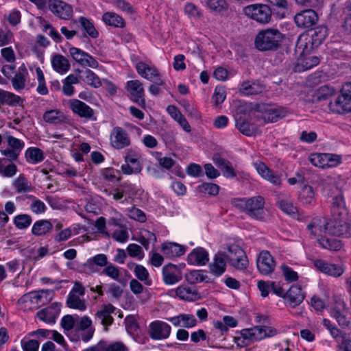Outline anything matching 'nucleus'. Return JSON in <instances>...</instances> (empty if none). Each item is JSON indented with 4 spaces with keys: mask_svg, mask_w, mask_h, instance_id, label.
I'll list each match as a JSON object with an SVG mask.
<instances>
[{
    "mask_svg": "<svg viewBox=\"0 0 351 351\" xmlns=\"http://www.w3.org/2000/svg\"><path fill=\"white\" fill-rule=\"evenodd\" d=\"M52 67L56 72L63 74L71 67L69 60L61 54H54L51 58Z\"/></svg>",
    "mask_w": 351,
    "mask_h": 351,
    "instance_id": "obj_30",
    "label": "nucleus"
},
{
    "mask_svg": "<svg viewBox=\"0 0 351 351\" xmlns=\"http://www.w3.org/2000/svg\"><path fill=\"white\" fill-rule=\"evenodd\" d=\"M31 300L32 302H49L52 300L53 291L49 289H42L37 291L31 292Z\"/></svg>",
    "mask_w": 351,
    "mask_h": 351,
    "instance_id": "obj_46",
    "label": "nucleus"
},
{
    "mask_svg": "<svg viewBox=\"0 0 351 351\" xmlns=\"http://www.w3.org/2000/svg\"><path fill=\"white\" fill-rule=\"evenodd\" d=\"M206 6L215 12H221L228 10V3L226 0H205Z\"/></svg>",
    "mask_w": 351,
    "mask_h": 351,
    "instance_id": "obj_51",
    "label": "nucleus"
},
{
    "mask_svg": "<svg viewBox=\"0 0 351 351\" xmlns=\"http://www.w3.org/2000/svg\"><path fill=\"white\" fill-rule=\"evenodd\" d=\"M21 101L20 96L0 88V106L4 104L16 106L19 104Z\"/></svg>",
    "mask_w": 351,
    "mask_h": 351,
    "instance_id": "obj_45",
    "label": "nucleus"
},
{
    "mask_svg": "<svg viewBox=\"0 0 351 351\" xmlns=\"http://www.w3.org/2000/svg\"><path fill=\"white\" fill-rule=\"evenodd\" d=\"M92 320L88 316L82 317L80 320L76 322L75 328L77 330H82V339L84 342L90 340L93 336L95 328L91 327Z\"/></svg>",
    "mask_w": 351,
    "mask_h": 351,
    "instance_id": "obj_24",
    "label": "nucleus"
},
{
    "mask_svg": "<svg viewBox=\"0 0 351 351\" xmlns=\"http://www.w3.org/2000/svg\"><path fill=\"white\" fill-rule=\"evenodd\" d=\"M115 311V307L108 304L105 305L102 309L97 311L95 314L96 318L100 320L101 324H102L104 327V330L108 331V327L112 324L114 322L113 317L111 316V314L114 313Z\"/></svg>",
    "mask_w": 351,
    "mask_h": 351,
    "instance_id": "obj_26",
    "label": "nucleus"
},
{
    "mask_svg": "<svg viewBox=\"0 0 351 351\" xmlns=\"http://www.w3.org/2000/svg\"><path fill=\"white\" fill-rule=\"evenodd\" d=\"M282 274L287 281L293 282L298 279V275L296 271H293L287 265H282L281 266Z\"/></svg>",
    "mask_w": 351,
    "mask_h": 351,
    "instance_id": "obj_63",
    "label": "nucleus"
},
{
    "mask_svg": "<svg viewBox=\"0 0 351 351\" xmlns=\"http://www.w3.org/2000/svg\"><path fill=\"white\" fill-rule=\"evenodd\" d=\"M61 306L60 302L52 303L49 306L38 311L36 316L47 324H54L59 315Z\"/></svg>",
    "mask_w": 351,
    "mask_h": 351,
    "instance_id": "obj_17",
    "label": "nucleus"
},
{
    "mask_svg": "<svg viewBox=\"0 0 351 351\" xmlns=\"http://www.w3.org/2000/svg\"><path fill=\"white\" fill-rule=\"evenodd\" d=\"M232 204L253 219H264L265 202L264 198L261 196H254L248 199H234L232 200Z\"/></svg>",
    "mask_w": 351,
    "mask_h": 351,
    "instance_id": "obj_1",
    "label": "nucleus"
},
{
    "mask_svg": "<svg viewBox=\"0 0 351 351\" xmlns=\"http://www.w3.org/2000/svg\"><path fill=\"white\" fill-rule=\"evenodd\" d=\"M228 264L237 270H244L247 267L248 260L245 252L237 245L228 246L227 251L221 252Z\"/></svg>",
    "mask_w": 351,
    "mask_h": 351,
    "instance_id": "obj_3",
    "label": "nucleus"
},
{
    "mask_svg": "<svg viewBox=\"0 0 351 351\" xmlns=\"http://www.w3.org/2000/svg\"><path fill=\"white\" fill-rule=\"evenodd\" d=\"M186 280L192 285L206 281L210 282L206 271L203 270H193L185 274Z\"/></svg>",
    "mask_w": 351,
    "mask_h": 351,
    "instance_id": "obj_41",
    "label": "nucleus"
},
{
    "mask_svg": "<svg viewBox=\"0 0 351 351\" xmlns=\"http://www.w3.org/2000/svg\"><path fill=\"white\" fill-rule=\"evenodd\" d=\"M332 216H343L347 215L345 202L342 195H337L332 198L331 204Z\"/></svg>",
    "mask_w": 351,
    "mask_h": 351,
    "instance_id": "obj_35",
    "label": "nucleus"
},
{
    "mask_svg": "<svg viewBox=\"0 0 351 351\" xmlns=\"http://www.w3.org/2000/svg\"><path fill=\"white\" fill-rule=\"evenodd\" d=\"M25 158L27 162L36 164L44 160V155L40 149L29 147L25 152Z\"/></svg>",
    "mask_w": 351,
    "mask_h": 351,
    "instance_id": "obj_47",
    "label": "nucleus"
},
{
    "mask_svg": "<svg viewBox=\"0 0 351 351\" xmlns=\"http://www.w3.org/2000/svg\"><path fill=\"white\" fill-rule=\"evenodd\" d=\"M128 216L130 219L141 223L146 221V216L144 212L136 207H132L128 210Z\"/></svg>",
    "mask_w": 351,
    "mask_h": 351,
    "instance_id": "obj_62",
    "label": "nucleus"
},
{
    "mask_svg": "<svg viewBox=\"0 0 351 351\" xmlns=\"http://www.w3.org/2000/svg\"><path fill=\"white\" fill-rule=\"evenodd\" d=\"M258 111L262 112V119L265 123H274L284 117L282 109L268 104L258 106Z\"/></svg>",
    "mask_w": 351,
    "mask_h": 351,
    "instance_id": "obj_18",
    "label": "nucleus"
},
{
    "mask_svg": "<svg viewBox=\"0 0 351 351\" xmlns=\"http://www.w3.org/2000/svg\"><path fill=\"white\" fill-rule=\"evenodd\" d=\"M101 274L106 275L113 280H118L120 272L117 267L112 263H108L101 271Z\"/></svg>",
    "mask_w": 351,
    "mask_h": 351,
    "instance_id": "obj_61",
    "label": "nucleus"
},
{
    "mask_svg": "<svg viewBox=\"0 0 351 351\" xmlns=\"http://www.w3.org/2000/svg\"><path fill=\"white\" fill-rule=\"evenodd\" d=\"M17 193H22L32 191V186L29 184L27 179L24 175L21 174L14 182Z\"/></svg>",
    "mask_w": 351,
    "mask_h": 351,
    "instance_id": "obj_49",
    "label": "nucleus"
},
{
    "mask_svg": "<svg viewBox=\"0 0 351 351\" xmlns=\"http://www.w3.org/2000/svg\"><path fill=\"white\" fill-rule=\"evenodd\" d=\"M140 158H136L131 159L128 163L123 165L121 167L122 172L125 175L140 173L142 170Z\"/></svg>",
    "mask_w": 351,
    "mask_h": 351,
    "instance_id": "obj_43",
    "label": "nucleus"
},
{
    "mask_svg": "<svg viewBox=\"0 0 351 351\" xmlns=\"http://www.w3.org/2000/svg\"><path fill=\"white\" fill-rule=\"evenodd\" d=\"M245 14L251 19L263 24L268 23L271 19V8L265 4H253L244 8Z\"/></svg>",
    "mask_w": 351,
    "mask_h": 351,
    "instance_id": "obj_6",
    "label": "nucleus"
},
{
    "mask_svg": "<svg viewBox=\"0 0 351 351\" xmlns=\"http://www.w3.org/2000/svg\"><path fill=\"white\" fill-rule=\"evenodd\" d=\"M210 274L215 277L221 276L226 270V262L221 252L215 254L213 262L209 266Z\"/></svg>",
    "mask_w": 351,
    "mask_h": 351,
    "instance_id": "obj_27",
    "label": "nucleus"
},
{
    "mask_svg": "<svg viewBox=\"0 0 351 351\" xmlns=\"http://www.w3.org/2000/svg\"><path fill=\"white\" fill-rule=\"evenodd\" d=\"M79 21L82 26V27L84 29L86 32L93 38H96L99 33L95 28L93 24L90 22L89 19H88L86 17L81 16L79 19Z\"/></svg>",
    "mask_w": 351,
    "mask_h": 351,
    "instance_id": "obj_54",
    "label": "nucleus"
},
{
    "mask_svg": "<svg viewBox=\"0 0 351 351\" xmlns=\"http://www.w3.org/2000/svg\"><path fill=\"white\" fill-rule=\"evenodd\" d=\"M318 243L322 247L330 251H339L343 247L341 241L337 239L321 237L318 239Z\"/></svg>",
    "mask_w": 351,
    "mask_h": 351,
    "instance_id": "obj_40",
    "label": "nucleus"
},
{
    "mask_svg": "<svg viewBox=\"0 0 351 351\" xmlns=\"http://www.w3.org/2000/svg\"><path fill=\"white\" fill-rule=\"evenodd\" d=\"M79 83V78L77 76L70 74L62 81V93L66 96H71L73 95L75 88L73 84Z\"/></svg>",
    "mask_w": 351,
    "mask_h": 351,
    "instance_id": "obj_44",
    "label": "nucleus"
},
{
    "mask_svg": "<svg viewBox=\"0 0 351 351\" xmlns=\"http://www.w3.org/2000/svg\"><path fill=\"white\" fill-rule=\"evenodd\" d=\"M138 73L143 77L151 81L160 78V73L156 68L150 66L145 62H140L136 66Z\"/></svg>",
    "mask_w": 351,
    "mask_h": 351,
    "instance_id": "obj_28",
    "label": "nucleus"
},
{
    "mask_svg": "<svg viewBox=\"0 0 351 351\" xmlns=\"http://www.w3.org/2000/svg\"><path fill=\"white\" fill-rule=\"evenodd\" d=\"M108 264L107 256L104 254H97L87 260L85 266L92 272H97L95 266L106 267Z\"/></svg>",
    "mask_w": 351,
    "mask_h": 351,
    "instance_id": "obj_34",
    "label": "nucleus"
},
{
    "mask_svg": "<svg viewBox=\"0 0 351 351\" xmlns=\"http://www.w3.org/2000/svg\"><path fill=\"white\" fill-rule=\"evenodd\" d=\"M328 107L334 113L343 114L351 112V83L345 84L341 90V94L330 101Z\"/></svg>",
    "mask_w": 351,
    "mask_h": 351,
    "instance_id": "obj_4",
    "label": "nucleus"
},
{
    "mask_svg": "<svg viewBox=\"0 0 351 351\" xmlns=\"http://www.w3.org/2000/svg\"><path fill=\"white\" fill-rule=\"evenodd\" d=\"M171 330L169 324L160 320H156L149 324L148 334L152 339L162 340L169 337Z\"/></svg>",
    "mask_w": 351,
    "mask_h": 351,
    "instance_id": "obj_8",
    "label": "nucleus"
},
{
    "mask_svg": "<svg viewBox=\"0 0 351 351\" xmlns=\"http://www.w3.org/2000/svg\"><path fill=\"white\" fill-rule=\"evenodd\" d=\"M104 22L110 26L115 27H123L125 26V21L119 15L113 12H106L102 16Z\"/></svg>",
    "mask_w": 351,
    "mask_h": 351,
    "instance_id": "obj_42",
    "label": "nucleus"
},
{
    "mask_svg": "<svg viewBox=\"0 0 351 351\" xmlns=\"http://www.w3.org/2000/svg\"><path fill=\"white\" fill-rule=\"evenodd\" d=\"M213 160L215 165L221 170L223 176L228 178H233L237 174L233 169L231 162L220 156L219 154H214Z\"/></svg>",
    "mask_w": 351,
    "mask_h": 351,
    "instance_id": "obj_25",
    "label": "nucleus"
},
{
    "mask_svg": "<svg viewBox=\"0 0 351 351\" xmlns=\"http://www.w3.org/2000/svg\"><path fill=\"white\" fill-rule=\"evenodd\" d=\"M43 120L50 124L59 125L65 122L66 117L59 110H50L46 111L43 116Z\"/></svg>",
    "mask_w": 351,
    "mask_h": 351,
    "instance_id": "obj_33",
    "label": "nucleus"
},
{
    "mask_svg": "<svg viewBox=\"0 0 351 351\" xmlns=\"http://www.w3.org/2000/svg\"><path fill=\"white\" fill-rule=\"evenodd\" d=\"M335 304L330 311V316L334 318L339 326L342 328H348L351 324L347 317V308L346 302L339 298L334 299Z\"/></svg>",
    "mask_w": 351,
    "mask_h": 351,
    "instance_id": "obj_7",
    "label": "nucleus"
},
{
    "mask_svg": "<svg viewBox=\"0 0 351 351\" xmlns=\"http://www.w3.org/2000/svg\"><path fill=\"white\" fill-rule=\"evenodd\" d=\"M283 38V34L278 29L267 28L258 33L255 47L261 51H275L280 47Z\"/></svg>",
    "mask_w": 351,
    "mask_h": 351,
    "instance_id": "obj_2",
    "label": "nucleus"
},
{
    "mask_svg": "<svg viewBox=\"0 0 351 351\" xmlns=\"http://www.w3.org/2000/svg\"><path fill=\"white\" fill-rule=\"evenodd\" d=\"M305 293L302 292L301 287L292 285L286 291L285 304L292 308L299 306L304 300Z\"/></svg>",
    "mask_w": 351,
    "mask_h": 351,
    "instance_id": "obj_15",
    "label": "nucleus"
},
{
    "mask_svg": "<svg viewBox=\"0 0 351 351\" xmlns=\"http://www.w3.org/2000/svg\"><path fill=\"white\" fill-rule=\"evenodd\" d=\"M134 272L139 280L145 282L146 285H151L152 280L149 279V272L144 266L141 265L135 266Z\"/></svg>",
    "mask_w": 351,
    "mask_h": 351,
    "instance_id": "obj_57",
    "label": "nucleus"
},
{
    "mask_svg": "<svg viewBox=\"0 0 351 351\" xmlns=\"http://www.w3.org/2000/svg\"><path fill=\"white\" fill-rule=\"evenodd\" d=\"M162 278L165 284L174 285L182 279L181 269L173 264H168L162 268Z\"/></svg>",
    "mask_w": 351,
    "mask_h": 351,
    "instance_id": "obj_14",
    "label": "nucleus"
},
{
    "mask_svg": "<svg viewBox=\"0 0 351 351\" xmlns=\"http://www.w3.org/2000/svg\"><path fill=\"white\" fill-rule=\"evenodd\" d=\"M208 261V253L201 247L193 249L187 257V262L190 265H205Z\"/></svg>",
    "mask_w": 351,
    "mask_h": 351,
    "instance_id": "obj_23",
    "label": "nucleus"
},
{
    "mask_svg": "<svg viewBox=\"0 0 351 351\" xmlns=\"http://www.w3.org/2000/svg\"><path fill=\"white\" fill-rule=\"evenodd\" d=\"M185 113L188 117L198 120L201 118V114L197 108L191 105L189 101H184L182 104Z\"/></svg>",
    "mask_w": 351,
    "mask_h": 351,
    "instance_id": "obj_58",
    "label": "nucleus"
},
{
    "mask_svg": "<svg viewBox=\"0 0 351 351\" xmlns=\"http://www.w3.org/2000/svg\"><path fill=\"white\" fill-rule=\"evenodd\" d=\"M328 35V29L326 26H317L309 31L308 36L306 38L305 48H307V44H311V48L317 47L325 40Z\"/></svg>",
    "mask_w": 351,
    "mask_h": 351,
    "instance_id": "obj_12",
    "label": "nucleus"
},
{
    "mask_svg": "<svg viewBox=\"0 0 351 351\" xmlns=\"http://www.w3.org/2000/svg\"><path fill=\"white\" fill-rule=\"evenodd\" d=\"M110 144L117 149L129 146L130 138L128 132L121 127L114 128L110 134Z\"/></svg>",
    "mask_w": 351,
    "mask_h": 351,
    "instance_id": "obj_10",
    "label": "nucleus"
},
{
    "mask_svg": "<svg viewBox=\"0 0 351 351\" xmlns=\"http://www.w3.org/2000/svg\"><path fill=\"white\" fill-rule=\"evenodd\" d=\"M127 90L131 95V99L138 104L139 106H143L145 104L144 99V89L143 84L137 80H130L127 82Z\"/></svg>",
    "mask_w": 351,
    "mask_h": 351,
    "instance_id": "obj_16",
    "label": "nucleus"
},
{
    "mask_svg": "<svg viewBox=\"0 0 351 351\" xmlns=\"http://www.w3.org/2000/svg\"><path fill=\"white\" fill-rule=\"evenodd\" d=\"M258 173L265 180L269 181L274 185H280L281 183L280 178L278 174L274 172L264 163L261 161L254 164Z\"/></svg>",
    "mask_w": 351,
    "mask_h": 351,
    "instance_id": "obj_22",
    "label": "nucleus"
},
{
    "mask_svg": "<svg viewBox=\"0 0 351 351\" xmlns=\"http://www.w3.org/2000/svg\"><path fill=\"white\" fill-rule=\"evenodd\" d=\"M17 167L15 164L10 162L9 160L0 158V175L5 178H12L16 175Z\"/></svg>",
    "mask_w": 351,
    "mask_h": 351,
    "instance_id": "obj_37",
    "label": "nucleus"
},
{
    "mask_svg": "<svg viewBox=\"0 0 351 351\" xmlns=\"http://www.w3.org/2000/svg\"><path fill=\"white\" fill-rule=\"evenodd\" d=\"M319 58L315 56H311L305 58L302 62V66L304 70H308L317 66L319 63Z\"/></svg>",
    "mask_w": 351,
    "mask_h": 351,
    "instance_id": "obj_64",
    "label": "nucleus"
},
{
    "mask_svg": "<svg viewBox=\"0 0 351 351\" xmlns=\"http://www.w3.org/2000/svg\"><path fill=\"white\" fill-rule=\"evenodd\" d=\"M81 76H77L79 82L83 81L88 86L95 88H99L101 86V82L99 77L90 69L86 68L81 72Z\"/></svg>",
    "mask_w": 351,
    "mask_h": 351,
    "instance_id": "obj_32",
    "label": "nucleus"
},
{
    "mask_svg": "<svg viewBox=\"0 0 351 351\" xmlns=\"http://www.w3.org/2000/svg\"><path fill=\"white\" fill-rule=\"evenodd\" d=\"M326 153H315L311 154L309 160L313 165L319 168H326Z\"/></svg>",
    "mask_w": 351,
    "mask_h": 351,
    "instance_id": "obj_55",
    "label": "nucleus"
},
{
    "mask_svg": "<svg viewBox=\"0 0 351 351\" xmlns=\"http://www.w3.org/2000/svg\"><path fill=\"white\" fill-rule=\"evenodd\" d=\"M265 338L263 335L262 326H256L251 328L243 329L241 331V337L236 338V342L239 346L247 345L249 342L260 341Z\"/></svg>",
    "mask_w": 351,
    "mask_h": 351,
    "instance_id": "obj_9",
    "label": "nucleus"
},
{
    "mask_svg": "<svg viewBox=\"0 0 351 351\" xmlns=\"http://www.w3.org/2000/svg\"><path fill=\"white\" fill-rule=\"evenodd\" d=\"M324 232L330 234L340 237H349L350 233V225L347 221L346 215L332 216L329 221L324 226Z\"/></svg>",
    "mask_w": 351,
    "mask_h": 351,
    "instance_id": "obj_5",
    "label": "nucleus"
},
{
    "mask_svg": "<svg viewBox=\"0 0 351 351\" xmlns=\"http://www.w3.org/2000/svg\"><path fill=\"white\" fill-rule=\"evenodd\" d=\"M318 16L317 13L311 9L303 10L295 14L294 21L298 27L308 28L317 23Z\"/></svg>",
    "mask_w": 351,
    "mask_h": 351,
    "instance_id": "obj_11",
    "label": "nucleus"
},
{
    "mask_svg": "<svg viewBox=\"0 0 351 351\" xmlns=\"http://www.w3.org/2000/svg\"><path fill=\"white\" fill-rule=\"evenodd\" d=\"M314 265L322 273L335 277L341 276L344 271L343 269L341 266L335 264H330L320 259L315 260L314 261Z\"/></svg>",
    "mask_w": 351,
    "mask_h": 351,
    "instance_id": "obj_20",
    "label": "nucleus"
},
{
    "mask_svg": "<svg viewBox=\"0 0 351 351\" xmlns=\"http://www.w3.org/2000/svg\"><path fill=\"white\" fill-rule=\"evenodd\" d=\"M336 93L335 89L329 85H324L319 87L315 93V99L317 101L328 99Z\"/></svg>",
    "mask_w": 351,
    "mask_h": 351,
    "instance_id": "obj_48",
    "label": "nucleus"
},
{
    "mask_svg": "<svg viewBox=\"0 0 351 351\" xmlns=\"http://www.w3.org/2000/svg\"><path fill=\"white\" fill-rule=\"evenodd\" d=\"M13 222L16 228L24 230L31 225L32 219V217L27 214H21L14 217Z\"/></svg>",
    "mask_w": 351,
    "mask_h": 351,
    "instance_id": "obj_50",
    "label": "nucleus"
},
{
    "mask_svg": "<svg viewBox=\"0 0 351 351\" xmlns=\"http://www.w3.org/2000/svg\"><path fill=\"white\" fill-rule=\"evenodd\" d=\"M162 250L167 256H180L185 253V247L183 245L176 243H169L164 245Z\"/></svg>",
    "mask_w": 351,
    "mask_h": 351,
    "instance_id": "obj_38",
    "label": "nucleus"
},
{
    "mask_svg": "<svg viewBox=\"0 0 351 351\" xmlns=\"http://www.w3.org/2000/svg\"><path fill=\"white\" fill-rule=\"evenodd\" d=\"M69 51L72 58L80 65L87 54L84 51L75 47H71Z\"/></svg>",
    "mask_w": 351,
    "mask_h": 351,
    "instance_id": "obj_60",
    "label": "nucleus"
},
{
    "mask_svg": "<svg viewBox=\"0 0 351 351\" xmlns=\"http://www.w3.org/2000/svg\"><path fill=\"white\" fill-rule=\"evenodd\" d=\"M256 265L258 270L263 275H269L275 269V261L268 251H263L260 253Z\"/></svg>",
    "mask_w": 351,
    "mask_h": 351,
    "instance_id": "obj_13",
    "label": "nucleus"
},
{
    "mask_svg": "<svg viewBox=\"0 0 351 351\" xmlns=\"http://www.w3.org/2000/svg\"><path fill=\"white\" fill-rule=\"evenodd\" d=\"M53 228V223L47 219L36 221L32 228V233L36 237L44 236L49 233Z\"/></svg>",
    "mask_w": 351,
    "mask_h": 351,
    "instance_id": "obj_31",
    "label": "nucleus"
},
{
    "mask_svg": "<svg viewBox=\"0 0 351 351\" xmlns=\"http://www.w3.org/2000/svg\"><path fill=\"white\" fill-rule=\"evenodd\" d=\"M277 204L282 211L288 215H295L298 213L297 207L291 201L287 199L278 200Z\"/></svg>",
    "mask_w": 351,
    "mask_h": 351,
    "instance_id": "obj_53",
    "label": "nucleus"
},
{
    "mask_svg": "<svg viewBox=\"0 0 351 351\" xmlns=\"http://www.w3.org/2000/svg\"><path fill=\"white\" fill-rule=\"evenodd\" d=\"M171 291H175L176 295L182 300L195 301L201 298L200 293L196 288L186 285H180Z\"/></svg>",
    "mask_w": 351,
    "mask_h": 351,
    "instance_id": "obj_21",
    "label": "nucleus"
},
{
    "mask_svg": "<svg viewBox=\"0 0 351 351\" xmlns=\"http://www.w3.org/2000/svg\"><path fill=\"white\" fill-rule=\"evenodd\" d=\"M168 320L175 326L184 328H192L197 324L195 317L191 314H180L178 316L169 318Z\"/></svg>",
    "mask_w": 351,
    "mask_h": 351,
    "instance_id": "obj_29",
    "label": "nucleus"
},
{
    "mask_svg": "<svg viewBox=\"0 0 351 351\" xmlns=\"http://www.w3.org/2000/svg\"><path fill=\"white\" fill-rule=\"evenodd\" d=\"M201 192L210 195H216L219 193V187L217 184L210 182H204L199 186Z\"/></svg>",
    "mask_w": 351,
    "mask_h": 351,
    "instance_id": "obj_59",
    "label": "nucleus"
},
{
    "mask_svg": "<svg viewBox=\"0 0 351 351\" xmlns=\"http://www.w3.org/2000/svg\"><path fill=\"white\" fill-rule=\"evenodd\" d=\"M299 201L304 206L313 204L315 201V193L313 188L309 185H304L299 194Z\"/></svg>",
    "mask_w": 351,
    "mask_h": 351,
    "instance_id": "obj_36",
    "label": "nucleus"
},
{
    "mask_svg": "<svg viewBox=\"0 0 351 351\" xmlns=\"http://www.w3.org/2000/svg\"><path fill=\"white\" fill-rule=\"evenodd\" d=\"M263 88L258 84L249 81L243 82L239 88L240 93L245 95H258Z\"/></svg>",
    "mask_w": 351,
    "mask_h": 351,
    "instance_id": "obj_39",
    "label": "nucleus"
},
{
    "mask_svg": "<svg viewBox=\"0 0 351 351\" xmlns=\"http://www.w3.org/2000/svg\"><path fill=\"white\" fill-rule=\"evenodd\" d=\"M66 304L69 308L84 311L86 306L84 300L79 296L70 293L66 300Z\"/></svg>",
    "mask_w": 351,
    "mask_h": 351,
    "instance_id": "obj_52",
    "label": "nucleus"
},
{
    "mask_svg": "<svg viewBox=\"0 0 351 351\" xmlns=\"http://www.w3.org/2000/svg\"><path fill=\"white\" fill-rule=\"evenodd\" d=\"M70 108L75 114L82 118L93 120L96 119V118L94 117V110L89 106L80 100H72Z\"/></svg>",
    "mask_w": 351,
    "mask_h": 351,
    "instance_id": "obj_19",
    "label": "nucleus"
},
{
    "mask_svg": "<svg viewBox=\"0 0 351 351\" xmlns=\"http://www.w3.org/2000/svg\"><path fill=\"white\" fill-rule=\"evenodd\" d=\"M236 128L245 136H251L254 134V131L250 123L241 118L236 120Z\"/></svg>",
    "mask_w": 351,
    "mask_h": 351,
    "instance_id": "obj_56",
    "label": "nucleus"
}]
</instances>
